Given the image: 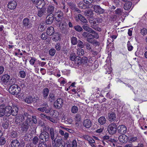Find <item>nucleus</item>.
<instances>
[{
  "label": "nucleus",
  "mask_w": 147,
  "mask_h": 147,
  "mask_svg": "<svg viewBox=\"0 0 147 147\" xmlns=\"http://www.w3.org/2000/svg\"><path fill=\"white\" fill-rule=\"evenodd\" d=\"M39 138L41 142H46L48 141L49 135L48 132L46 131H43L40 134Z\"/></svg>",
  "instance_id": "nucleus-5"
},
{
  "label": "nucleus",
  "mask_w": 147,
  "mask_h": 147,
  "mask_svg": "<svg viewBox=\"0 0 147 147\" xmlns=\"http://www.w3.org/2000/svg\"><path fill=\"white\" fill-rule=\"evenodd\" d=\"M10 136L12 138H16L18 136V133L17 131H12L11 132Z\"/></svg>",
  "instance_id": "nucleus-44"
},
{
  "label": "nucleus",
  "mask_w": 147,
  "mask_h": 147,
  "mask_svg": "<svg viewBox=\"0 0 147 147\" xmlns=\"http://www.w3.org/2000/svg\"><path fill=\"white\" fill-rule=\"evenodd\" d=\"M32 96H29L26 97L24 101L28 104H30L32 102Z\"/></svg>",
  "instance_id": "nucleus-46"
},
{
  "label": "nucleus",
  "mask_w": 147,
  "mask_h": 147,
  "mask_svg": "<svg viewBox=\"0 0 147 147\" xmlns=\"http://www.w3.org/2000/svg\"><path fill=\"white\" fill-rule=\"evenodd\" d=\"M74 28L76 31L80 32L82 30V28L79 25H77L74 26Z\"/></svg>",
  "instance_id": "nucleus-52"
},
{
  "label": "nucleus",
  "mask_w": 147,
  "mask_h": 147,
  "mask_svg": "<svg viewBox=\"0 0 147 147\" xmlns=\"http://www.w3.org/2000/svg\"><path fill=\"white\" fill-rule=\"evenodd\" d=\"M10 107L8 106H6L4 104H2L0 105V117L4 116H9V111Z\"/></svg>",
  "instance_id": "nucleus-2"
},
{
  "label": "nucleus",
  "mask_w": 147,
  "mask_h": 147,
  "mask_svg": "<svg viewBox=\"0 0 147 147\" xmlns=\"http://www.w3.org/2000/svg\"><path fill=\"white\" fill-rule=\"evenodd\" d=\"M92 34V37L93 38H95L96 39H98L99 38V36L98 34L95 32L94 30H93L91 32Z\"/></svg>",
  "instance_id": "nucleus-40"
},
{
  "label": "nucleus",
  "mask_w": 147,
  "mask_h": 147,
  "mask_svg": "<svg viewBox=\"0 0 147 147\" xmlns=\"http://www.w3.org/2000/svg\"><path fill=\"white\" fill-rule=\"evenodd\" d=\"M54 20V17L52 15L49 14L46 18V23L47 24H51Z\"/></svg>",
  "instance_id": "nucleus-23"
},
{
  "label": "nucleus",
  "mask_w": 147,
  "mask_h": 147,
  "mask_svg": "<svg viewBox=\"0 0 147 147\" xmlns=\"http://www.w3.org/2000/svg\"><path fill=\"white\" fill-rule=\"evenodd\" d=\"M81 120V116L79 114H77L75 117V120L77 122H79Z\"/></svg>",
  "instance_id": "nucleus-47"
},
{
  "label": "nucleus",
  "mask_w": 147,
  "mask_h": 147,
  "mask_svg": "<svg viewBox=\"0 0 147 147\" xmlns=\"http://www.w3.org/2000/svg\"><path fill=\"white\" fill-rule=\"evenodd\" d=\"M8 107H10L9 111V116L11 115L14 116H16L18 113L19 110L18 107L16 105H13L12 107L9 106Z\"/></svg>",
  "instance_id": "nucleus-9"
},
{
  "label": "nucleus",
  "mask_w": 147,
  "mask_h": 147,
  "mask_svg": "<svg viewBox=\"0 0 147 147\" xmlns=\"http://www.w3.org/2000/svg\"><path fill=\"white\" fill-rule=\"evenodd\" d=\"M102 20L100 18H97L93 20L89 21L90 23L91 27L95 30L100 31L101 29L98 26V24L102 22Z\"/></svg>",
  "instance_id": "nucleus-1"
},
{
  "label": "nucleus",
  "mask_w": 147,
  "mask_h": 147,
  "mask_svg": "<svg viewBox=\"0 0 147 147\" xmlns=\"http://www.w3.org/2000/svg\"><path fill=\"white\" fill-rule=\"evenodd\" d=\"M106 121V119L104 117H100L98 119V122L99 123L102 125L105 124Z\"/></svg>",
  "instance_id": "nucleus-32"
},
{
  "label": "nucleus",
  "mask_w": 147,
  "mask_h": 147,
  "mask_svg": "<svg viewBox=\"0 0 147 147\" xmlns=\"http://www.w3.org/2000/svg\"><path fill=\"white\" fill-rule=\"evenodd\" d=\"M16 79L15 78H11L9 81V84L12 85H16Z\"/></svg>",
  "instance_id": "nucleus-61"
},
{
  "label": "nucleus",
  "mask_w": 147,
  "mask_h": 147,
  "mask_svg": "<svg viewBox=\"0 0 147 147\" xmlns=\"http://www.w3.org/2000/svg\"><path fill=\"white\" fill-rule=\"evenodd\" d=\"M55 5H48L46 9L47 13L51 15L54 12L55 7Z\"/></svg>",
  "instance_id": "nucleus-13"
},
{
  "label": "nucleus",
  "mask_w": 147,
  "mask_h": 147,
  "mask_svg": "<svg viewBox=\"0 0 147 147\" xmlns=\"http://www.w3.org/2000/svg\"><path fill=\"white\" fill-rule=\"evenodd\" d=\"M82 28H83V29L84 30H85L86 31L90 33H91V32L93 30L91 28L85 26H82Z\"/></svg>",
  "instance_id": "nucleus-36"
},
{
  "label": "nucleus",
  "mask_w": 147,
  "mask_h": 147,
  "mask_svg": "<svg viewBox=\"0 0 147 147\" xmlns=\"http://www.w3.org/2000/svg\"><path fill=\"white\" fill-rule=\"evenodd\" d=\"M55 31L53 27L51 26L48 28L47 30V34L49 35H52Z\"/></svg>",
  "instance_id": "nucleus-25"
},
{
  "label": "nucleus",
  "mask_w": 147,
  "mask_h": 147,
  "mask_svg": "<svg viewBox=\"0 0 147 147\" xmlns=\"http://www.w3.org/2000/svg\"><path fill=\"white\" fill-rule=\"evenodd\" d=\"M2 126L5 129H7L9 126V122L8 120H4L2 123Z\"/></svg>",
  "instance_id": "nucleus-33"
},
{
  "label": "nucleus",
  "mask_w": 147,
  "mask_h": 147,
  "mask_svg": "<svg viewBox=\"0 0 147 147\" xmlns=\"http://www.w3.org/2000/svg\"><path fill=\"white\" fill-rule=\"evenodd\" d=\"M45 1L44 0H39L36 4V7L39 9L42 8L45 6Z\"/></svg>",
  "instance_id": "nucleus-22"
},
{
  "label": "nucleus",
  "mask_w": 147,
  "mask_h": 147,
  "mask_svg": "<svg viewBox=\"0 0 147 147\" xmlns=\"http://www.w3.org/2000/svg\"><path fill=\"white\" fill-rule=\"evenodd\" d=\"M83 124L85 127L88 128L90 127L92 125V122L90 119H87L84 120Z\"/></svg>",
  "instance_id": "nucleus-18"
},
{
  "label": "nucleus",
  "mask_w": 147,
  "mask_h": 147,
  "mask_svg": "<svg viewBox=\"0 0 147 147\" xmlns=\"http://www.w3.org/2000/svg\"><path fill=\"white\" fill-rule=\"evenodd\" d=\"M74 63L76 65H79L80 64L81 65V59H80L79 57H77L75 59Z\"/></svg>",
  "instance_id": "nucleus-38"
},
{
  "label": "nucleus",
  "mask_w": 147,
  "mask_h": 147,
  "mask_svg": "<svg viewBox=\"0 0 147 147\" xmlns=\"http://www.w3.org/2000/svg\"><path fill=\"white\" fill-rule=\"evenodd\" d=\"M117 128V125L115 123H112L109 125L107 130L110 134H113L116 132Z\"/></svg>",
  "instance_id": "nucleus-7"
},
{
  "label": "nucleus",
  "mask_w": 147,
  "mask_h": 147,
  "mask_svg": "<svg viewBox=\"0 0 147 147\" xmlns=\"http://www.w3.org/2000/svg\"><path fill=\"white\" fill-rule=\"evenodd\" d=\"M81 11L78 8H75L74 9V15L75 14H77V13H80L81 12Z\"/></svg>",
  "instance_id": "nucleus-64"
},
{
  "label": "nucleus",
  "mask_w": 147,
  "mask_h": 147,
  "mask_svg": "<svg viewBox=\"0 0 147 147\" xmlns=\"http://www.w3.org/2000/svg\"><path fill=\"white\" fill-rule=\"evenodd\" d=\"M108 120L111 122L114 121L116 118V115L114 112H111L108 114Z\"/></svg>",
  "instance_id": "nucleus-17"
},
{
  "label": "nucleus",
  "mask_w": 147,
  "mask_h": 147,
  "mask_svg": "<svg viewBox=\"0 0 147 147\" xmlns=\"http://www.w3.org/2000/svg\"><path fill=\"white\" fill-rule=\"evenodd\" d=\"M141 33L143 35H145L147 34V29L146 28H143L141 30Z\"/></svg>",
  "instance_id": "nucleus-57"
},
{
  "label": "nucleus",
  "mask_w": 147,
  "mask_h": 147,
  "mask_svg": "<svg viewBox=\"0 0 147 147\" xmlns=\"http://www.w3.org/2000/svg\"><path fill=\"white\" fill-rule=\"evenodd\" d=\"M42 105L44 106V107L38 108L37 109V110L39 111L43 112L45 111V110L48 107V104L47 103H43Z\"/></svg>",
  "instance_id": "nucleus-31"
},
{
  "label": "nucleus",
  "mask_w": 147,
  "mask_h": 147,
  "mask_svg": "<svg viewBox=\"0 0 147 147\" xmlns=\"http://www.w3.org/2000/svg\"><path fill=\"white\" fill-rule=\"evenodd\" d=\"M20 76L22 78H25L26 76L25 72L23 71H21L20 72Z\"/></svg>",
  "instance_id": "nucleus-55"
},
{
  "label": "nucleus",
  "mask_w": 147,
  "mask_h": 147,
  "mask_svg": "<svg viewBox=\"0 0 147 147\" xmlns=\"http://www.w3.org/2000/svg\"><path fill=\"white\" fill-rule=\"evenodd\" d=\"M23 25L27 28H30L32 27V24L29 19L28 18H24L23 20Z\"/></svg>",
  "instance_id": "nucleus-10"
},
{
  "label": "nucleus",
  "mask_w": 147,
  "mask_h": 147,
  "mask_svg": "<svg viewBox=\"0 0 147 147\" xmlns=\"http://www.w3.org/2000/svg\"><path fill=\"white\" fill-rule=\"evenodd\" d=\"M38 141V138L37 137H35L33 139L32 142L34 144H36Z\"/></svg>",
  "instance_id": "nucleus-63"
},
{
  "label": "nucleus",
  "mask_w": 147,
  "mask_h": 147,
  "mask_svg": "<svg viewBox=\"0 0 147 147\" xmlns=\"http://www.w3.org/2000/svg\"><path fill=\"white\" fill-rule=\"evenodd\" d=\"M137 139L138 138L136 137H131L129 138V142L132 143L136 141Z\"/></svg>",
  "instance_id": "nucleus-49"
},
{
  "label": "nucleus",
  "mask_w": 147,
  "mask_h": 147,
  "mask_svg": "<svg viewBox=\"0 0 147 147\" xmlns=\"http://www.w3.org/2000/svg\"><path fill=\"white\" fill-rule=\"evenodd\" d=\"M88 60L86 57H83L81 59V65L84 67L87 66L89 65Z\"/></svg>",
  "instance_id": "nucleus-19"
},
{
  "label": "nucleus",
  "mask_w": 147,
  "mask_h": 147,
  "mask_svg": "<svg viewBox=\"0 0 147 147\" xmlns=\"http://www.w3.org/2000/svg\"><path fill=\"white\" fill-rule=\"evenodd\" d=\"M59 133L61 136H63V139L66 140H67L69 137V134L67 132H65L61 129H59Z\"/></svg>",
  "instance_id": "nucleus-24"
},
{
  "label": "nucleus",
  "mask_w": 147,
  "mask_h": 147,
  "mask_svg": "<svg viewBox=\"0 0 147 147\" xmlns=\"http://www.w3.org/2000/svg\"><path fill=\"white\" fill-rule=\"evenodd\" d=\"M77 54L79 56H82L84 55V52L83 50L81 48H78L77 49Z\"/></svg>",
  "instance_id": "nucleus-35"
},
{
  "label": "nucleus",
  "mask_w": 147,
  "mask_h": 147,
  "mask_svg": "<svg viewBox=\"0 0 147 147\" xmlns=\"http://www.w3.org/2000/svg\"><path fill=\"white\" fill-rule=\"evenodd\" d=\"M88 141V143L91 146H93V144H94L95 143V140L92 138Z\"/></svg>",
  "instance_id": "nucleus-56"
},
{
  "label": "nucleus",
  "mask_w": 147,
  "mask_h": 147,
  "mask_svg": "<svg viewBox=\"0 0 147 147\" xmlns=\"http://www.w3.org/2000/svg\"><path fill=\"white\" fill-rule=\"evenodd\" d=\"M82 35L84 38H87L92 36V34L87 32H84L83 33Z\"/></svg>",
  "instance_id": "nucleus-42"
},
{
  "label": "nucleus",
  "mask_w": 147,
  "mask_h": 147,
  "mask_svg": "<svg viewBox=\"0 0 147 147\" xmlns=\"http://www.w3.org/2000/svg\"><path fill=\"white\" fill-rule=\"evenodd\" d=\"M94 11L96 13H102L104 12V10L101 8L98 5H94Z\"/></svg>",
  "instance_id": "nucleus-20"
},
{
  "label": "nucleus",
  "mask_w": 147,
  "mask_h": 147,
  "mask_svg": "<svg viewBox=\"0 0 147 147\" xmlns=\"http://www.w3.org/2000/svg\"><path fill=\"white\" fill-rule=\"evenodd\" d=\"M49 90L48 88H45L42 90V93L44 98L46 99L49 93Z\"/></svg>",
  "instance_id": "nucleus-27"
},
{
  "label": "nucleus",
  "mask_w": 147,
  "mask_h": 147,
  "mask_svg": "<svg viewBox=\"0 0 147 147\" xmlns=\"http://www.w3.org/2000/svg\"><path fill=\"white\" fill-rule=\"evenodd\" d=\"M50 134L52 142L56 140V138L55 137L54 129L53 128H51L50 129Z\"/></svg>",
  "instance_id": "nucleus-26"
},
{
  "label": "nucleus",
  "mask_w": 147,
  "mask_h": 147,
  "mask_svg": "<svg viewBox=\"0 0 147 147\" xmlns=\"http://www.w3.org/2000/svg\"><path fill=\"white\" fill-rule=\"evenodd\" d=\"M17 5L16 2L14 1H11L9 2L7 6L8 8L11 9H13L16 8Z\"/></svg>",
  "instance_id": "nucleus-16"
},
{
  "label": "nucleus",
  "mask_w": 147,
  "mask_h": 147,
  "mask_svg": "<svg viewBox=\"0 0 147 147\" xmlns=\"http://www.w3.org/2000/svg\"><path fill=\"white\" fill-rule=\"evenodd\" d=\"M36 61V59L35 58L32 57L31 58V59L30 60L29 62L31 65H33Z\"/></svg>",
  "instance_id": "nucleus-60"
},
{
  "label": "nucleus",
  "mask_w": 147,
  "mask_h": 147,
  "mask_svg": "<svg viewBox=\"0 0 147 147\" xmlns=\"http://www.w3.org/2000/svg\"><path fill=\"white\" fill-rule=\"evenodd\" d=\"M72 147H77V142L75 139L72 142L71 144Z\"/></svg>",
  "instance_id": "nucleus-62"
},
{
  "label": "nucleus",
  "mask_w": 147,
  "mask_h": 147,
  "mask_svg": "<svg viewBox=\"0 0 147 147\" xmlns=\"http://www.w3.org/2000/svg\"><path fill=\"white\" fill-rule=\"evenodd\" d=\"M117 129L118 133L120 134H125L127 131V127L124 125H119L117 127Z\"/></svg>",
  "instance_id": "nucleus-14"
},
{
  "label": "nucleus",
  "mask_w": 147,
  "mask_h": 147,
  "mask_svg": "<svg viewBox=\"0 0 147 147\" xmlns=\"http://www.w3.org/2000/svg\"><path fill=\"white\" fill-rule=\"evenodd\" d=\"M114 12V13L119 15H121L122 12V10L121 9L117 8Z\"/></svg>",
  "instance_id": "nucleus-45"
},
{
  "label": "nucleus",
  "mask_w": 147,
  "mask_h": 147,
  "mask_svg": "<svg viewBox=\"0 0 147 147\" xmlns=\"http://www.w3.org/2000/svg\"><path fill=\"white\" fill-rule=\"evenodd\" d=\"M56 53L55 50L54 49H50L49 51V55L51 56H53Z\"/></svg>",
  "instance_id": "nucleus-51"
},
{
  "label": "nucleus",
  "mask_w": 147,
  "mask_h": 147,
  "mask_svg": "<svg viewBox=\"0 0 147 147\" xmlns=\"http://www.w3.org/2000/svg\"><path fill=\"white\" fill-rule=\"evenodd\" d=\"M59 38V35L58 34H55L52 36V40L54 41H56L58 40Z\"/></svg>",
  "instance_id": "nucleus-43"
},
{
  "label": "nucleus",
  "mask_w": 147,
  "mask_h": 147,
  "mask_svg": "<svg viewBox=\"0 0 147 147\" xmlns=\"http://www.w3.org/2000/svg\"><path fill=\"white\" fill-rule=\"evenodd\" d=\"M63 105V100L61 98L57 99L54 102V106L55 107L59 109Z\"/></svg>",
  "instance_id": "nucleus-11"
},
{
  "label": "nucleus",
  "mask_w": 147,
  "mask_h": 147,
  "mask_svg": "<svg viewBox=\"0 0 147 147\" xmlns=\"http://www.w3.org/2000/svg\"><path fill=\"white\" fill-rule=\"evenodd\" d=\"M10 78V76L7 74L3 75L1 77V82L3 84H6Z\"/></svg>",
  "instance_id": "nucleus-12"
},
{
  "label": "nucleus",
  "mask_w": 147,
  "mask_h": 147,
  "mask_svg": "<svg viewBox=\"0 0 147 147\" xmlns=\"http://www.w3.org/2000/svg\"><path fill=\"white\" fill-rule=\"evenodd\" d=\"M128 49L129 51H132L133 48V47L131 45L129 41H128L127 44Z\"/></svg>",
  "instance_id": "nucleus-54"
},
{
  "label": "nucleus",
  "mask_w": 147,
  "mask_h": 147,
  "mask_svg": "<svg viewBox=\"0 0 147 147\" xmlns=\"http://www.w3.org/2000/svg\"><path fill=\"white\" fill-rule=\"evenodd\" d=\"M48 98L49 100L51 102L53 101L55 99L54 94L51 93L49 94Z\"/></svg>",
  "instance_id": "nucleus-41"
},
{
  "label": "nucleus",
  "mask_w": 147,
  "mask_h": 147,
  "mask_svg": "<svg viewBox=\"0 0 147 147\" xmlns=\"http://www.w3.org/2000/svg\"><path fill=\"white\" fill-rule=\"evenodd\" d=\"M46 13V10L43 8H41V9L38 11L37 15L40 17L42 16L45 14Z\"/></svg>",
  "instance_id": "nucleus-30"
},
{
  "label": "nucleus",
  "mask_w": 147,
  "mask_h": 147,
  "mask_svg": "<svg viewBox=\"0 0 147 147\" xmlns=\"http://www.w3.org/2000/svg\"><path fill=\"white\" fill-rule=\"evenodd\" d=\"M71 40L72 44L73 45H76L77 43V38L75 37H72L71 38Z\"/></svg>",
  "instance_id": "nucleus-37"
},
{
  "label": "nucleus",
  "mask_w": 147,
  "mask_h": 147,
  "mask_svg": "<svg viewBox=\"0 0 147 147\" xmlns=\"http://www.w3.org/2000/svg\"><path fill=\"white\" fill-rule=\"evenodd\" d=\"M63 140L61 138H59L52 142L53 147H64L63 145Z\"/></svg>",
  "instance_id": "nucleus-8"
},
{
  "label": "nucleus",
  "mask_w": 147,
  "mask_h": 147,
  "mask_svg": "<svg viewBox=\"0 0 147 147\" xmlns=\"http://www.w3.org/2000/svg\"><path fill=\"white\" fill-rule=\"evenodd\" d=\"M128 137L125 135H122L119 136V141L122 143H126L128 139Z\"/></svg>",
  "instance_id": "nucleus-21"
},
{
  "label": "nucleus",
  "mask_w": 147,
  "mask_h": 147,
  "mask_svg": "<svg viewBox=\"0 0 147 147\" xmlns=\"http://www.w3.org/2000/svg\"><path fill=\"white\" fill-rule=\"evenodd\" d=\"M9 90V92L11 94L17 95L19 93L20 88L17 84L12 85L10 86Z\"/></svg>",
  "instance_id": "nucleus-4"
},
{
  "label": "nucleus",
  "mask_w": 147,
  "mask_h": 147,
  "mask_svg": "<svg viewBox=\"0 0 147 147\" xmlns=\"http://www.w3.org/2000/svg\"><path fill=\"white\" fill-rule=\"evenodd\" d=\"M55 14L57 15V17H56V20L58 22H61L63 16L62 12L61 11L58 10L55 12Z\"/></svg>",
  "instance_id": "nucleus-15"
},
{
  "label": "nucleus",
  "mask_w": 147,
  "mask_h": 147,
  "mask_svg": "<svg viewBox=\"0 0 147 147\" xmlns=\"http://www.w3.org/2000/svg\"><path fill=\"white\" fill-rule=\"evenodd\" d=\"M77 45L79 47H80L81 48H83L84 46L83 42L80 40L79 41Z\"/></svg>",
  "instance_id": "nucleus-59"
},
{
  "label": "nucleus",
  "mask_w": 147,
  "mask_h": 147,
  "mask_svg": "<svg viewBox=\"0 0 147 147\" xmlns=\"http://www.w3.org/2000/svg\"><path fill=\"white\" fill-rule=\"evenodd\" d=\"M132 5L131 2L128 1L126 2L124 5V8L125 10H129L131 8Z\"/></svg>",
  "instance_id": "nucleus-28"
},
{
  "label": "nucleus",
  "mask_w": 147,
  "mask_h": 147,
  "mask_svg": "<svg viewBox=\"0 0 147 147\" xmlns=\"http://www.w3.org/2000/svg\"><path fill=\"white\" fill-rule=\"evenodd\" d=\"M59 81L61 84H64L67 82L66 79L62 77L61 78L59 79Z\"/></svg>",
  "instance_id": "nucleus-50"
},
{
  "label": "nucleus",
  "mask_w": 147,
  "mask_h": 147,
  "mask_svg": "<svg viewBox=\"0 0 147 147\" xmlns=\"http://www.w3.org/2000/svg\"><path fill=\"white\" fill-rule=\"evenodd\" d=\"M45 23L44 22H41L38 26L39 30L41 31H44L45 29Z\"/></svg>",
  "instance_id": "nucleus-34"
},
{
  "label": "nucleus",
  "mask_w": 147,
  "mask_h": 147,
  "mask_svg": "<svg viewBox=\"0 0 147 147\" xmlns=\"http://www.w3.org/2000/svg\"><path fill=\"white\" fill-rule=\"evenodd\" d=\"M74 15V18L76 21H78L79 20H80L81 17H82V15L80 14H79L78 15L75 14Z\"/></svg>",
  "instance_id": "nucleus-53"
},
{
  "label": "nucleus",
  "mask_w": 147,
  "mask_h": 147,
  "mask_svg": "<svg viewBox=\"0 0 147 147\" xmlns=\"http://www.w3.org/2000/svg\"><path fill=\"white\" fill-rule=\"evenodd\" d=\"M86 49L90 51H92L93 49L92 47V45L89 43H87L86 44Z\"/></svg>",
  "instance_id": "nucleus-48"
},
{
  "label": "nucleus",
  "mask_w": 147,
  "mask_h": 147,
  "mask_svg": "<svg viewBox=\"0 0 147 147\" xmlns=\"http://www.w3.org/2000/svg\"><path fill=\"white\" fill-rule=\"evenodd\" d=\"M31 119H27L25 122L23 123L21 127V130L23 132H26L30 126Z\"/></svg>",
  "instance_id": "nucleus-6"
},
{
  "label": "nucleus",
  "mask_w": 147,
  "mask_h": 147,
  "mask_svg": "<svg viewBox=\"0 0 147 147\" xmlns=\"http://www.w3.org/2000/svg\"><path fill=\"white\" fill-rule=\"evenodd\" d=\"M11 145L12 147H19L20 144L18 140H16L12 141Z\"/></svg>",
  "instance_id": "nucleus-29"
},
{
  "label": "nucleus",
  "mask_w": 147,
  "mask_h": 147,
  "mask_svg": "<svg viewBox=\"0 0 147 147\" xmlns=\"http://www.w3.org/2000/svg\"><path fill=\"white\" fill-rule=\"evenodd\" d=\"M32 102H36L38 101H39V98L37 96L34 97H32Z\"/></svg>",
  "instance_id": "nucleus-58"
},
{
  "label": "nucleus",
  "mask_w": 147,
  "mask_h": 147,
  "mask_svg": "<svg viewBox=\"0 0 147 147\" xmlns=\"http://www.w3.org/2000/svg\"><path fill=\"white\" fill-rule=\"evenodd\" d=\"M31 119V116L28 113H24V114H19L16 118V121L17 124L20 123V122L24 121L25 119Z\"/></svg>",
  "instance_id": "nucleus-3"
},
{
  "label": "nucleus",
  "mask_w": 147,
  "mask_h": 147,
  "mask_svg": "<svg viewBox=\"0 0 147 147\" xmlns=\"http://www.w3.org/2000/svg\"><path fill=\"white\" fill-rule=\"evenodd\" d=\"M78 107L74 105L71 108V112L72 113L75 114L78 113Z\"/></svg>",
  "instance_id": "nucleus-39"
}]
</instances>
